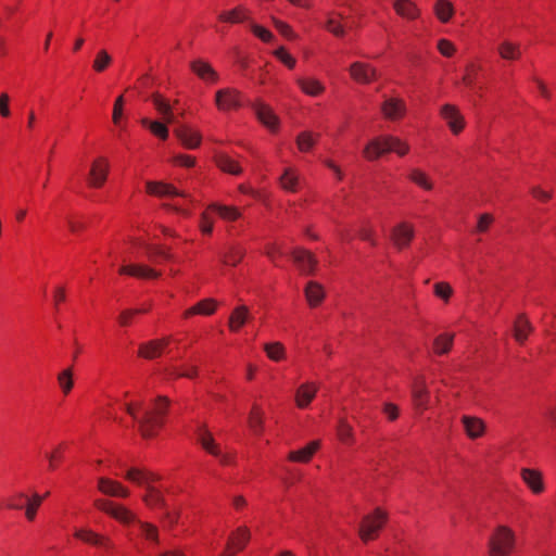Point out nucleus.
Returning <instances> with one entry per match:
<instances>
[{
  "mask_svg": "<svg viewBox=\"0 0 556 556\" xmlns=\"http://www.w3.org/2000/svg\"><path fill=\"white\" fill-rule=\"evenodd\" d=\"M94 505L99 510L108 514L124 526L127 529V536L130 541H134L136 536H142L153 545L160 544L157 528L152 523L139 520L135 513L124 505L103 498L97 500Z\"/></svg>",
  "mask_w": 556,
  "mask_h": 556,
  "instance_id": "f257e3e1",
  "label": "nucleus"
},
{
  "mask_svg": "<svg viewBox=\"0 0 556 556\" xmlns=\"http://www.w3.org/2000/svg\"><path fill=\"white\" fill-rule=\"evenodd\" d=\"M125 479L144 490L142 498L149 507L166 509L165 518L168 526L178 522L179 514L167 509L163 485L160 483L157 475L141 468H128L125 472Z\"/></svg>",
  "mask_w": 556,
  "mask_h": 556,
  "instance_id": "f03ea898",
  "label": "nucleus"
},
{
  "mask_svg": "<svg viewBox=\"0 0 556 556\" xmlns=\"http://www.w3.org/2000/svg\"><path fill=\"white\" fill-rule=\"evenodd\" d=\"M119 408L125 410L139 426L143 437L149 438L163 426L168 408V400L159 396L151 404L144 406L139 402H123Z\"/></svg>",
  "mask_w": 556,
  "mask_h": 556,
  "instance_id": "7ed1b4c3",
  "label": "nucleus"
},
{
  "mask_svg": "<svg viewBox=\"0 0 556 556\" xmlns=\"http://www.w3.org/2000/svg\"><path fill=\"white\" fill-rule=\"evenodd\" d=\"M147 192L151 195L170 198L172 202L166 204L170 210L184 217L192 215V200L180 193L173 185L149 181L147 182Z\"/></svg>",
  "mask_w": 556,
  "mask_h": 556,
  "instance_id": "20e7f679",
  "label": "nucleus"
},
{
  "mask_svg": "<svg viewBox=\"0 0 556 556\" xmlns=\"http://www.w3.org/2000/svg\"><path fill=\"white\" fill-rule=\"evenodd\" d=\"M408 150V144L396 137L379 136L367 143L363 153L367 160L374 161L388 152H395L403 156Z\"/></svg>",
  "mask_w": 556,
  "mask_h": 556,
  "instance_id": "39448f33",
  "label": "nucleus"
},
{
  "mask_svg": "<svg viewBox=\"0 0 556 556\" xmlns=\"http://www.w3.org/2000/svg\"><path fill=\"white\" fill-rule=\"evenodd\" d=\"M213 214L218 215L225 222H235L241 216V212L236 206L212 203L200 217L199 227L203 235L213 232Z\"/></svg>",
  "mask_w": 556,
  "mask_h": 556,
  "instance_id": "423d86ee",
  "label": "nucleus"
},
{
  "mask_svg": "<svg viewBox=\"0 0 556 556\" xmlns=\"http://www.w3.org/2000/svg\"><path fill=\"white\" fill-rule=\"evenodd\" d=\"M195 438L201 446L223 465H230L233 460V454L224 452L215 442L211 431L204 424H198L195 428Z\"/></svg>",
  "mask_w": 556,
  "mask_h": 556,
  "instance_id": "0eeeda50",
  "label": "nucleus"
},
{
  "mask_svg": "<svg viewBox=\"0 0 556 556\" xmlns=\"http://www.w3.org/2000/svg\"><path fill=\"white\" fill-rule=\"evenodd\" d=\"M74 536L86 544L97 547L101 556H111L115 551V544L109 536L94 532L91 529L78 528L74 531Z\"/></svg>",
  "mask_w": 556,
  "mask_h": 556,
  "instance_id": "6e6552de",
  "label": "nucleus"
},
{
  "mask_svg": "<svg viewBox=\"0 0 556 556\" xmlns=\"http://www.w3.org/2000/svg\"><path fill=\"white\" fill-rule=\"evenodd\" d=\"M515 544L514 532L505 527L500 526L490 541V553L491 556H506L508 555Z\"/></svg>",
  "mask_w": 556,
  "mask_h": 556,
  "instance_id": "1a4fd4ad",
  "label": "nucleus"
},
{
  "mask_svg": "<svg viewBox=\"0 0 556 556\" xmlns=\"http://www.w3.org/2000/svg\"><path fill=\"white\" fill-rule=\"evenodd\" d=\"M243 103L241 92L235 88H223L215 93V104L220 112L239 110Z\"/></svg>",
  "mask_w": 556,
  "mask_h": 556,
  "instance_id": "9d476101",
  "label": "nucleus"
},
{
  "mask_svg": "<svg viewBox=\"0 0 556 556\" xmlns=\"http://www.w3.org/2000/svg\"><path fill=\"white\" fill-rule=\"evenodd\" d=\"M131 249H134L137 254L146 255L152 262L166 261L170 257L169 251L166 248L148 242V240L142 238L136 239L131 243Z\"/></svg>",
  "mask_w": 556,
  "mask_h": 556,
  "instance_id": "9b49d317",
  "label": "nucleus"
},
{
  "mask_svg": "<svg viewBox=\"0 0 556 556\" xmlns=\"http://www.w3.org/2000/svg\"><path fill=\"white\" fill-rule=\"evenodd\" d=\"M386 522V515L379 508L366 516L359 527V536L367 542L374 540Z\"/></svg>",
  "mask_w": 556,
  "mask_h": 556,
  "instance_id": "f8f14e48",
  "label": "nucleus"
},
{
  "mask_svg": "<svg viewBox=\"0 0 556 556\" xmlns=\"http://www.w3.org/2000/svg\"><path fill=\"white\" fill-rule=\"evenodd\" d=\"M257 119L267 127L270 131H276L279 126V119L273 110L262 101H256L252 104Z\"/></svg>",
  "mask_w": 556,
  "mask_h": 556,
  "instance_id": "ddd939ff",
  "label": "nucleus"
},
{
  "mask_svg": "<svg viewBox=\"0 0 556 556\" xmlns=\"http://www.w3.org/2000/svg\"><path fill=\"white\" fill-rule=\"evenodd\" d=\"M412 400L417 410L424 412L428 409L430 404V394L426 388L425 380L416 378L412 384Z\"/></svg>",
  "mask_w": 556,
  "mask_h": 556,
  "instance_id": "4468645a",
  "label": "nucleus"
},
{
  "mask_svg": "<svg viewBox=\"0 0 556 556\" xmlns=\"http://www.w3.org/2000/svg\"><path fill=\"white\" fill-rule=\"evenodd\" d=\"M250 539V533L247 528L240 527L233 532L223 552V556H232L237 552L241 551Z\"/></svg>",
  "mask_w": 556,
  "mask_h": 556,
  "instance_id": "2eb2a0df",
  "label": "nucleus"
},
{
  "mask_svg": "<svg viewBox=\"0 0 556 556\" xmlns=\"http://www.w3.org/2000/svg\"><path fill=\"white\" fill-rule=\"evenodd\" d=\"M109 162L104 157H98L91 165L88 181L92 187H101L106 180Z\"/></svg>",
  "mask_w": 556,
  "mask_h": 556,
  "instance_id": "dca6fc26",
  "label": "nucleus"
},
{
  "mask_svg": "<svg viewBox=\"0 0 556 556\" xmlns=\"http://www.w3.org/2000/svg\"><path fill=\"white\" fill-rule=\"evenodd\" d=\"M381 111L387 119H401L406 113V106L402 99L387 98L381 106Z\"/></svg>",
  "mask_w": 556,
  "mask_h": 556,
  "instance_id": "f3484780",
  "label": "nucleus"
},
{
  "mask_svg": "<svg viewBox=\"0 0 556 556\" xmlns=\"http://www.w3.org/2000/svg\"><path fill=\"white\" fill-rule=\"evenodd\" d=\"M462 424L467 437L471 440H477L485 433V422L479 417L464 415L462 417Z\"/></svg>",
  "mask_w": 556,
  "mask_h": 556,
  "instance_id": "a211bd4d",
  "label": "nucleus"
},
{
  "mask_svg": "<svg viewBox=\"0 0 556 556\" xmlns=\"http://www.w3.org/2000/svg\"><path fill=\"white\" fill-rule=\"evenodd\" d=\"M441 116L447 123L450 129L454 134H458L464 128V117L460 115L456 106L452 104H445L441 109Z\"/></svg>",
  "mask_w": 556,
  "mask_h": 556,
  "instance_id": "6ab92c4d",
  "label": "nucleus"
},
{
  "mask_svg": "<svg viewBox=\"0 0 556 556\" xmlns=\"http://www.w3.org/2000/svg\"><path fill=\"white\" fill-rule=\"evenodd\" d=\"M295 83L301 89V91L309 97H319L326 90L324 83L315 77H298L295 79Z\"/></svg>",
  "mask_w": 556,
  "mask_h": 556,
  "instance_id": "aec40b11",
  "label": "nucleus"
},
{
  "mask_svg": "<svg viewBox=\"0 0 556 556\" xmlns=\"http://www.w3.org/2000/svg\"><path fill=\"white\" fill-rule=\"evenodd\" d=\"M413 238L414 227L406 222L400 223L392 231V240L400 249L407 247Z\"/></svg>",
  "mask_w": 556,
  "mask_h": 556,
  "instance_id": "412c9836",
  "label": "nucleus"
},
{
  "mask_svg": "<svg viewBox=\"0 0 556 556\" xmlns=\"http://www.w3.org/2000/svg\"><path fill=\"white\" fill-rule=\"evenodd\" d=\"M192 72L203 81L207 84L217 83L219 76L210 63L203 60H195L191 63Z\"/></svg>",
  "mask_w": 556,
  "mask_h": 556,
  "instance_id": "4be33fe9",
  "label": "nucleus"
},
{
  "mask_svg": "<svg viewBox=\"0 0 556 556\" xmlns=\"http://www.w3.org/2000/svg\"><path fill=\"white\" fill-rule=\"evenodd\" d=\"M119 274L142 279H153L159 276L155 269L142 264H125L119 268Z\"/></svg>",
  "mask_w": 556,
  "mask_h": 556,
  "instance_id": "5701e85b",
  "label": "nucleus"
},
{
  "mask_svg": "<svg viewBox=\"0 0 556 556\" xmlns=\"http://www.w3.org/2000/svg\"><path fill=\"white\" fill-rule=\"evenodd\" d=\"M353 79L361 84H369L376 77V71L370 65L362 62H354L350 67Z\"/></svg>",
  "mask_w": 556,
  "mask_h": 556,
  "instance_id": "b1692460",
  "label": "nucleus"
},
{
  "mask_svg": "<svg viewBox=\"0 0 556 556\" xmlns=\"http://www.w3.org/2000/svg\"><path fill=\"white\" fill-rule=\"evenodd\" d=\"M98 489L109 496L127 497L129 495V491L125 486L109 478H100L98 480Z\"/></svg>",
  "mask_w": 556,
  "mask_h": 556,
  "instance_id": "393cba45",
  "label": "nucleus"
},
{
  "mask_svg": "<svg viewBox=\"0 0 556 556\" xmlns=\"http://www.w3.org/2000/svg\"><path fill=\"white\" fill-rule=\"evenodd\" d=\"M279 181L281 188L289 192L299 191L302 185L298 170L291 166L283 169V173L279 177Z\"/></svg>",
  "mask_w": 556,
  "mask_h": 556,
  "instance_id": "a878e982",
  "label": "nucleus"
},
{
  "mask_svg": "<svg viewBox=\"0 0 556 556\" xmlns=\"http://www.w3.org/2000/svg\"><path fill=\"white\" fill-rule=\"evenodd\" d=\"M318 387L314 382H305L301 384L295 393V402L298 407L306 408L314 400Z\"/></svg>",
  "mask_w": 556,
  "mask_h": 556,
  "instance_id": "bb28decb",
  "label": "nucleus"
},
{
  "mask_svg": "<svg viewBox=\"0 0 556 556\" xmlns=\"http://www.w3.org/2000/svg\"><path fill=\"white\" fill-rule=\"evenodd\" d=\"M348 18L342 13L330 12L326 20V29L332 33L337 37H342L345 34V27H348Z\"/></svg>",
  "mask_w": 556,
  "mask_h": 556,
  "instance_id": "cd10ccee",
  "label": "nucleus"
},
{
  "mask_svg": "<svg viewBox=\"0 0 556 556\" xmlns=\"http://www.w3.org/2000/svg\"><path fill=\"white\" fill-rule=\"evenodd\" d=\"M393 8L399 16L408 21L417 20L420 16V10L412 0H395Z\"/></svg>",
  "mask_w": 556,
  "mask_h": 556,
  "instance_id": "c85d7f7f",
  "label": "nucleus"
},
{
  "mask_svg": "<svg viewBox=\"0 0 556 556\" xmlns=\"http://www.w3.org/2000/svg\"><path fill=\"white\" fill-rule=\"evenodd\" d=\"M291 256L293 262L304 274H311L314 270L316 261L308 251L303 249H295Z\"/></svg>",
  "mask_w": 556,
  "mask_h": 556,
  "instance_id": "c756f323",
  "label": "nucleus"
},
{
  "mask_svg": "<svg viewBox=\"0 0 556 556\" xmlns=\"http://www.w3.org/2000/svg\"><path fill=\"white\" fill-rule=\"evenodd\" d=\"M168 345L169 340L167 339L153 340L149 343L142 344L139 349V354L146 358H154L163 354Z\"/></svg>",
  "mask_w": 556,
  "mask_h": 556,
  "instance_id": "7c9ffc66",
  "label": "nucleus"
},
{
  "mask_svg": "<svg viewBox=\"0 0 556 556\" xmlns=\"http://www.w3.org/2000/svg\"><path fill=\"white\" fill-rule=\"evenodd\" d=\"M48 495L49 492L45 494L35 492L31 495H27L26 503L23 508L25 510V518L27 521L31 522L36 519L37 511Z\"/></svg>",
  "mask_w": 556,
  "mask_h": 556,
  "instance_id": "2f4dec72",
  "label": "nucleus"
},
{
  "mask_svg": "<svg viewBox=\"0 0 556 556\" xmlns=\"http://www.w3.org/2000/svg\"><path fill=\"white\" fill-rule=\"evenodd\" d=\"M176 134L184 147L188 149H197L201 143V134L190 127H180L176 130Z\"/></svg>",
  "mask_w": 556,
  "mask_h": 556,
  "instance_id": "473e14b6",
  "label": "nucleus"
},
{
  "mask_svg": "<svg viewBox=\"0 0 556 556\" xmlns=\"http://www.w3.org/2000/svg\"><path fill=\"white\" fill-rule=\"evenodd\" d=\"M521 478L528 488L535 494L543 492L544 483L541 473L534 469L523 468Z\"/></svg>",
  "mask_w": 556,
  "mask_h": 556,
  "instance_id": "72a5a7b5",
  "label": "nucleus"
},
{
  "mask_svg": "<svg viewBox=\"0 0 556 556\" xmlns=\"http://www.w3.org/2000/svg\"><path fill=\"white\" fill-rule=\"evenodd\" d=\"M216 165L225 173L239 175L242 172L240 164L230 155L219 152L215 155Z\"/></svg>",
  "mask_w": 556,
  "mask_h": 556,
  "instance_id": "f704fd0d",
  "label": "nucleus"
},
{
  "mask_svg": "<svg viewBox=\"0 0 556 556\" xmlns=\"http://www.w3.org/2000/svg\"><path fill=\"white\" fill-rule=\"evenodd\" d=\"M217 307L216 301L213 299H205L200 301L195 305L191 306L185 312V318H189L194 315H212Z\"/></svg>",
  "mask_w": 556,
  "mask_h": 556,
  "instance_id": "c9c22d12",
  "label": "nucleus"
},
{
  "mask_svg": "<svg viewBox=\"0 0 556 556\" xmlns=\"http://www.w3.org/2000/svg\"><path fill=\"white\" fill-rule=\"evenodd\" d=\"M250 318V313L247 306L236 307L229 317V328L231 331H239Z\"/></svg>",
  "mask_w": 556,
  "mask_h": 556,
  "instance_id": "e433bc0d",
  "label": "nucleus"
},
{
  "mask_svg": "<svg viewBox=\"0 0 556 556\" xmlns=\"http://www.w3.org/2000/svg\"><path fill=\"white\" fill-rule=\"evenodd\" d=\"M433 12L441 23H447L453 17L455 9L450 0H437L433 4Z\"/></svg>",
  "mask_w": 556,
  "mask_h": 556,
  "instance_id": "4c0bfd02",
  "label": "nucleus"
},
{
  "mask_svg": "<svg viewBox=\"0 0 556 556\" xmlns=\"http://www.w3.org/2000/svg\"><path fill=\"white\" fill-rule=\"evenodd\" d=\"M319 448V441H312L303 448H300L299 451L291 452L289 454V459L292 462H299V463H307L313 455L316 453V451Z\"/></svg>",
  "mask_w": 556,
  "mask_h": 556,
  "instance_id": "58836bf2",
  "label": "nucleus"
},
{
  "mask_svg": "<svg viewBox=\"0 0 556 556\" xmlns=\"http://www.w3.org/2000/svg\"><path fill=\"white\" fill-rule=\"evenodd\" d=\"M305 296L311 306H317L325 296L324 288L315 281H309L305 288Z\"/></svg>",
  "mask_w": 556,
  "mask_h": 556,
  "instance_id": "ea45409f",
  "label": "nucleus"
},
{
  "mask_svg": "<svg viewBox=\"0 0 556 556\" xmlns=\"http://www.w3.org/2000/svg\"><path fill=\"white\" fill-rule=\"evenodd\" d=\"M407 177L412 182L426 191H430L433 188L430 177L419 168H410Z\"/></svg>",
  "mask_w": 556,
  "mask_h": 556,
  "instance_id": "a19ab883",
  "label": "nucleus"
},
{
  "mask_svg": "<svg viewBox=\"0 0 556 556\" xmlns=\"http://www.w3.org/2000/svg\"><path fill=\"white\" fill-rule=\"evenodd\" d=\"M153 105L160 115L164 118L165 122L172 123L174 121V115L172 112V106L169 102L160 94H155L152 98Z\"/></svg>",
  "mask_w": 556,
  "mask_h": 556,
  "instance_id": "79ce46f5",
  "label": "nucleus"
},
{
  "mask_svg": "<svg viewBox=\"0 0 556 556\" xmlns=\"http://www.w3.org/2000/svg\"><path fill=\"white\" fill-rule=\"evenodd\" d=\"M531 330L528 319L525 316H518L514 324V337L518 343H523Z\"/></svg>",
  "mask_w": 556,
  "mask_h": 556,
  "instance_id": "37998d69",
  "label": "nucleus"
},
{
  "mask_svg": "<svg viewBox=\"0 0 556 556\" xmlns=\"http://www.w3.org/2000/svg\"><path fill=\"white\" fill-rule=\"evenodd\" d=\"M58 384L62 393L66 396L70 394L74 387L73 369L72 367L65 368L58 374Z\"/></svg>",
  "mask_w": 556,
  "mask_h": 556,
  "instance_id": "c03bdc74",
  "label": "nucleus"
},
{
  "mask_svg": "<svg viewBox=\"0 0 556 556\" xmlns=\"http://www.w3.org/2000/svg\"><path fill=\"white\" fill-rule=\"evenodd\" d=\"M247 18V11L242 7L235 8L230 11L222 12L218 20L224 23L237 24Z\"/></svg>",
  "mask_w": 556,
  "mask_h": 556,
  "instance_id": "a18cd8bd",
  "label": "nucleus"
},
{
  "mask_svg": "<svg viewBox=\"0 0 556 556\" xmlns=\"http://www.w3.org/2000/svg\"><path fill=\"white\" fill-rule=\"evenodd\" d=\"M264 350L270 361L280 362L286 357V349L280 342L266 343Z\"/></svg>",
  "mask_w": 556,
  "mask_h": 556,
  "instance_id": "49530a36",
  "label": "nucleus"
},
{
  "mask_svg": "<svg viewBox=\"0 0 556 556\" xmlns=\"http://www.w3.org/2000/svg\"><path fill=\"white\" fill-rule=\"evenodd\" d=\"M498 53L505 60H517L520 56V49L517 43L505 40L498 46Z\"/></svg>",
  "mask_w": 556,
  "mask_h": 556,
  "instance_id": "de8ad7c7",
  "label": "nucleus"
},
{
  "mask_svg": "<svg viewBox=\"0 0 556 556\" xmlns=\"http://www.w3.org/2000/svg\"><path fill=\"white\" fill-rule=\"evenodd\" d=\"M142 125L144 127H149L151 132L155 135L156 137L165 140L168 137V129L164 123L157 122V121H150L149 118H143L141 121Z\"/></svg>",
  "mask_w": 556,
  "mask_h": 556,
  "instance_id": "09e8293b",
  "label": "nucleus"
},
{
  "mask_svg": "<svg viewBox=\"0 0 556 556\" xmlns=\"http://www.w3.org/2000/svg\"><path fill=\"white\" fill-rule=\"evenodd\" d=\"M243 257V250L240 247H230L220 258L225 265L236 266Z\"/></svg>",
  "mask_w": 556,
  "mask_h": 556,
  "instance_id": "8fccbe9b",
  "label": "nucleus"
},
{
  "mask_svg": "<svg viewBox=\"0 0 556 556\" xmlns=\"http://www.w3.org/2000/svg\"><path fill=\"white\" fill-rule=\"evenodd\" d=\"M453 343V334L451 333H442L437 337L434 340V351L438 354H444L450 351Z\"/></svg>",
  "mask_w": 556,
  "mask_h": 556,
  "instance_id": "3c124183",
  "label": "nucleus"
},
{
  "mask_svg": "<svg viewBox=\"0 0 556 556\" xmlns=\"http://www.w3.org/2000/svg\"><path fill=\"white\" fill-rule=\"evenodd\" d=\"M316 139L309 131H302L296 138L298 149L301 152H308L315 144Z\"/></svg>",
  "mask_w": 556,
  "mask_h": 556,
  "instance_id": "603ef678",
  "label": "nucleus"
},
{
  "mask_svg": "<svg viewBox=\"0 0 556 556\" xmlns=\"http://www.w3.org/2000/svg\"><path fill=\"white\" fill-rule=\"evenodd\" d=\"M262 424H263V413H262L261 408H258L257 406H253V408L250 413V417H249V425H250L251 430L255 434H260L262 431Z\"/></svg>",
  "mask_w": 556,
  "mask_h": 556,
  "instance_id": "864d4df0",
  "label": "nucleus"
},
{
  "mask_svg": "<svg viewBox=\"0 0 556 556\" xmlns=\"http://www.w3.org/2000/svg\"><path fill=\"white\" fill-rule=\"evenodd\" d=\"M112 62L111 55L105 50H100L93 61L92 67L96 72H103Z\"/></svg>",
  "mask_w": 556,
  "mask_h": 556,
  "instance_id": "5fc2aeb1",
  "label": "nucleus"
},
{
  "mask_svg": "<svg viewBox=\"0 0 556 556\" xmlns=\"http://www.w3.org/2000/svg\"><path fill=\"white\" fill-rule=\"evenodd\" d=\"M27 495L28 494L24 492H15L8 498L7 507L9 509L22 510L25 506Z\"/></svg>",
  "mask_w": 556,
  "mask_h": 556,
  "instance_id": "6e6d98bb",
  "label": "nucleus"
},
{
  "mask_svg": "<svg viewBox=\"0 0 556 556\" xmlns=\"http://www.w3.org/2000/svg\"><path fill=\"white\" fill-rule=\"evenodd\" d=\"M337 432L342 443L349 444L352 442L353 430L352 427L345 420L341 419L339 421Z\"/></svg>",
  "mask_w": 556,
  "mask_h": 556,
  "instance_id": "4d7b16f0",
  "label": "nucleus"
},
{
  "mask_svg": "<svg viewBox=\"0 0 556 556\" xmlns=\"http://www.w3.org/2000/svg\"><path fill=\"white\" fill-rule=\"evenodd\" d=\"M479 71H480V66H478L473 63L467 66L466 73L464 75V84L468 88L475 89Z\"/></svg>",
  "mask_w": 556,
  "mask_h": 556,
  "instance_id": "13d9d810",
  "label": "nucleus"
},
{
  "mask_svg": "<svg viewBox=\"0 0 556 556\" xmlns=\"http://www.w3.org/2000/svg\"><path fill=\"white\" fill-rule=\"evenodd\" d=\"M274 55L288 68L292 70L295 67L296 60L283 47H279L274 51Z\"/></svg>",
  "mask_w": 556,
  "mask_h": 556,
  "instance_id": "bf43d9fd",
  "label": "nucleus"
},
{
  "mask_svg": "<svg viewBox=\"0 0 556 556\" xmlns=\"http://www.w3.org/2000/svg\"><path fill=\"white\" fill-rule=\"evenodd\" d=\"M170 377L194 378L197 376V367L193 365H185L182 367H174L169 371Z\"/></svg>",
  "mask_w": 556,
  "mask_h": 556,
  "instance_id": "052dcab7",
  "label": "nucleus"
},
{
  "mask_svg": "<svg viewBox=\"0 0 556 556\" xmlns=\"http://www.w3.org/2000/svg\"><path fill=\"white\" fill-rule=\"evenodd\" d=\"M251 30L263 42L268 43V42H271L274 40L273 33L269 29H267V28H265V27H263L261 25L252 24L251 25Z\"/></svg>",
  "mask_w": 556,
  "mask_h": 556,
  "instance_id": "680f3d73",
  "label": "nucleus"
},
{
  "mask_svg": "<svg viewBox=\"0 0 556 556\" xmlns=\"http://www.w3.org/2000/svg\"><path fill=\"white\" fill-rule=\"evenodd\" d=\"M452 292V287L446 282H438L434 285V294L444 301L450 299Z\"/></svg>",
  "mask_w": 556,
  "mask_h": 556,
  "instance_id": "e2e57ef3",
  "label": "nucleus"
},
{
  "mask_svg": "<svg viewBox=\"0 0 556 556\" xmlns=\"http://www.w3.org/2000/svg\"><path fill=\"white\" fill-rule=\"evenodd\" d=\"M273 23H274L276 29L287 39L295 38V35H294L292 28L290 27V25H288L287 23H285L280 20H277L275 17H273Z\"/></svg>",
  "mask_w": 556,
  "mask_h": 556,
  "instance_id": "0e129e2a",
  "label": "nucleus"
},
{
  "mask_svg": "<svg viewBox=\"0 0 556 556\" xmlns=\"http://www.w3.org/2000/svg\"><path fill=\"white\" fill-rule=\"evenodd\" d=\"M438 50L439 52L445 56V58H451L454 55L455 53V46L453 45V42H451L450 40L447 39H440L438 41Z\"/></svg>",
  "mask_w": 556,
  "mask_h": 556,
  "instance_id": "69168bd1",
  "label": "nucleus"
},
{
  "mask_svg": "<svg viewBox=\"0 0 556 556\" xmlns=\"http://www.w3.org/2000/svg\"><path fill=\"white\" fill-rule=\"evenodd\" d=\"M172 163L176 166L192 167L194 166V157L187 154H176L172 159Z\"/></svg>",
  "mask_w": 556,
  "mask_h": 556,
  "instance_id": "338daca9",
  "label": "nucleus"
},
{
  "mask_svg": "<svg viewBox=\"0 0 556 556\" xmlns=\"http://www.w3.org/2000/svg\"><path fill=\"white\" fill-rule=\"evenodd\" d=\"M147 309H126L119 315L118 321L121 326H127L130 324L131 318L139 313L146 312Z\"/></svg>",
  "mask_w": 556,
  "mask_h": 556,
  "instance_id": "774afa93",
  "label": "nucleus"
}]
</instances>
